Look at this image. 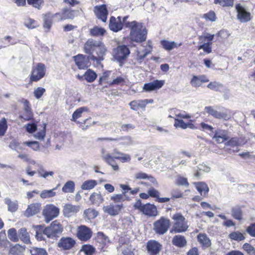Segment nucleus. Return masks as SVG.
Returning a JSON list of instances; mask_svg holds the SVG:
<instances>
[{
  "label": "nucleus",
  "mask_w": 255,
  "mask_h": 255,
  "mask_svg": "<svg viewBox=\"0 0 255 255\" xmlns=\"http://www.w3.org/2000/svg\"><path fill=\"white\" fill-rule=\"evenodd\" d=\"M83 49L85 53L88 54L91 60L98 63L104 59L107 51L104 43L101 41H97L92 38L88 39L85 43Z\"/></svg>",
  "instance_id": "obj_1"
},
{
  "label": "nucleus",
  "mask_w": 255,
  "mask_h": 255,
  "mask_svg": "<svg viewBox=\"0 0 255 255\" xmlns=\"http://www.w3.org/2000/svg\"><path fill=\"white\" fill-rule=\"evenodd\" d=\"M128 16L123 17V21L125 26L130 29L129 38L131 42L142 43L145 41L147 38V31L141 22H138L135 20L129 22L127 19Z\"/></svg>",
  "instance_id": "obj_2"
},
{
  "label": "nucleus",
  "mask_w": 255,
  "mask_h": 255,
  "mask_svg": "<svg viewBox=\"0 0 255 255\" xmlns=\"http://www.w3.org/2000/svg\"><path fill=\"white\" fill-rule=\"evenodd\" d=\"M173 220L170 232L172 234L181 233L188 230V221L180 212H177L171 217Z\"/></svg>",
  "instance_id": "obj_3"
},
{
  "label": "nucleus",
  "mask_w": 255,
  "mask_h": 255,
  "mask_svg": "<svg viewBox=\"0 0 255 255\" xmlns=\"http://www.w3.org/2000/svg\"><path fill=\"white\" fill-rule=\"evenodd\" d=\"M133 208L134 210L138 211L139 213L148 217H155L158 215L157 208L155 205L150 203L142 204L140 199L136 200Z\"/></svg>",
  "instance_id": "obj_4"
},
{
  "label": "nucleus",
  "mask_w": 255,
  "mask_h": 255,
  "mask_svg": "<svg viewBox=\"0 0 255 255\" xmlns=\"http://www.w3.org/2000/svg\"><path fill=\"white\" fill-rule=\"evenodd\" d=\"M63 231L62 225L59 221H53L43 230V234L49 239L57 240Z\"/></svg>",
  "instance_id": "obj_5"
},
{
  "label": "nucleus",
  "mask_w": 255,
  "mask_h": 255,
  "mask_svg": "<svg viewBox=\"0 0 255 255\" xmlns=\"http://www.w3.org/2000/svg\"><path fill=\"white\" fill-rule=\"evenodd\" d=\"M46 71V66L42 63H38L33 66L29 76L28 84L32 85L33 82H37L40 81L45 77Z\"/></svg>",
  "instance_id": "obj_6"
},
{
  "label": "nucleus",
  "mask_w": 255,
  "mask_h": 255,
  "mask_svg": "<svg viewBox=\"0 0 255 255\" xmlns=\"http://www.w3.org/2000/svg\"><path fill=\"white\" fill-rule=\"evenodd\" d=\"M171 225L170 219L165 216L160 217L153 224V230L158 235L165 234Z\"/></svg>",
  "instance_id": "obj_7"
},
{
  "label": "nucleus",
  "mask_w": 255,
  "mask_h": 255,
  "mask_svg": "<svg viewBox=\"0 0 255 255\" xmlns=\"http://www.w3.org/2000/svg\"><path fill=\"white\" fill-rule=\"evenodd\" d=\"M176 117L178 118L174 119V126L176 128H181L182 129H186L190 128L191 129H197L198 127H196L193 124V121L190 120L187 123H185L183 120L184 119H189L191 118V116L188 114H181L176 115Z\"/></svg>",
  "instance_id": "obj_8"
},
{
  "label": "nucleus",
  "mask_w": 255,
  "mask_h": 255,
  "mask_svg": "<svg viewBox=\"0 0 255 255\" xmlns=\"http://www.w3.org/2000/svg\"><path fill=\"white\" fill-rule=\"evenodd\" d=\"M93 234L92 229L86 225H81L77 227L75 235L79 241L87 242L91 239Z\"/></svg>",
  "instance_id": "obj_9"
},
{
  "label": "nucleus",
  "mask_w": 255,
  "mask_h": 255,
  "mask_svg": "<svg viewBox=\"0 0 255 255\" xmlns=\"http://www.w3.org/2000/svg\"><path fill=\"white\" fill-rule=\"evenodd\" d=\"M42 214L45 218V221L49 223L59 215V209L53 204H48L44 207Z\"/></svg>",
  "instance_id": "obj_10"
},
{
  "label": "nucleus",
  "mask_w": 255,
  "mask_h": 255,
  "mask_svg": "<svg viewBox=\"0 0 255 255\" xmlns=\"http://www.w3.org/2000/svg\"><path fill=\"white\" fill-rule=\"evenodd\" d=\"M129 53V48L125 45H119L113 50V56L119 62L125 60Z\"/></svg>",
  "instance_id": "obj_11"
},
{
  "label": "nucleus",
  "mask_w": 255,
  "mask_h": 255,
  "mask_svg": "<svg viewBox=\"0 0 255 255\" xmlns=\"http://www.w3.org/2000/svg\"><path fill=\"white\" fill-rule=\"evenodd\" d=\"M53 16H55V20L57 22L66 19H73L75 16V10L68 7H64L61 11L54 14Z\"/></svg>",
  "instance_id": "obj_12"
},
{
  "label": "nucleus",
  "mask_w": 255,
  "mask_h": 255,
  "mask_svg": "<svg viewBox=\"0 0 255 255\" xmlns=\"http://www.w3.org/2000/svg\"><path fill=\"white\" fill-rule=\"evenodd\" d=\"M20 102L24 105V112L22 114L19 115V119L21 120L22 122L33 120V114L29 102L24 99H22Z\"/></svg>",
  "instance_id": "obj_13"
},
{
  "label": "nucleus",
  "mask_w": 255,
  "mask_h": 255,
  "mask_svg": "<svg viewBox=\"0 0 255 255\" xmlns=\"http://www.w3.org/2000/svg\"><path fill=\"white\" fill-rule=\"evenodd\" d=\"M76 244V240L70 237H62L57 243V247L63 251L72 249Z\"/></svg>",
  "instance_id": "obj_14"
},
{
  "label": "nucleus",
  "mask_w": 255,
  "mask_h": 255,
  "mask_svg": "<svg viewBox=\"0 0 255 255\" xmlns=\"http://www.w3.org/2000/svg\"><path fill=\"white\" fill-rule=\"evenodd\" d=\"M73 59L79 69H87L90 65L89 58L85 55L78 54L77 55L74 56Z\"/></svg>",
  "instance_id": "obj_15"
},
{
  "label": "nucleus",
  "mask_w": 255,
  "mask_h": 255,
  "mask_svg": "<svg viewBox=\"0 0 255 255\" xmlns=\"http://www.w3.org/2000/svg\"><path fill=\"white\" fill-rule=\"evenodd\" d=\"M162 247L161 244L154 240L148 241L146 246L148 255H157L161 251Z\"/></svg>",
  "instance_id": "obj_16"
},
{
  "label": "nucleus",
  "mask_w": 255,
  "mask_h": 255,
  "mask_svg": "<svg viewBox=\"0 0 255 255\" xmlns=\"http://www.w3.org/2000/svg\"><path fill=\"white\" fill-rule=\"evenodd\" d=\"M125 26L124 21H122L121 16H118L116 18L112 16L110 18L109 27L111 30L113 32H117L121 31Z\"/></svg>",
  "instance_id": "obj_17"
},
{
  "label": "nucleus",
  "mask_w": 255,
  "mask_h": 255,
  "mask_svg": "<svg viewBox=\"0 0 255 255\" xmlns=\"http://www.w3.org/2000/svg\"><path fill=\"white\" fill-rule=\"evenodd\" d=\"M94 11L98 19H101L104 22H106L108 15V10L106 4H103L95 6L94 7Z\"/></svg>",
  "instance_id": "obj_18"
},
{
  "label": "nucleus",
  "mask_w": 255,
  "mask_h": 255,
  "mask_svg": "<svg viewBox=\"0 0 255 255\" xmlns=\"http://www.w3.org/2000/svg\"><path fill=\"white\" fill-rule=\"evenodd\" d=\"M123 207V203L110 204L109 205L104 206L103 209L105 213H107L110 216H115L120 214Z\"/></svg>",
  "instance_id": "obj_19"
},
{
  "label": "nucleus",
  "mask_w": 255,
  "mask_h": 255,
  "mask_svg": "<svg viewBox=\"0 0 255 255\" xmlns=\"http://www.w3.org/2000/svg\"><path fill=\"white\" fill-rule=\"evenodd\" d=\"M236 9L237 11V17L241 22H248L251 20L252 16L249 12H248L240 3L236 5Z\"/></svg>",
  "instance_id": "obj_20"
},
{
  "label": "nucleus",
  "mask_w": 255,
  "mask_h": 255,
  "mask_svg": "<svg viewBox=\"0 0 255 255\" xmlns=\"http://www.w3.org/2000/svg\"><path fill=\"white\" fill-rule=\"evenodd\" d=\"M153 102V100L152 99L133 100L129 103V105L131 110L137 111L139 108L144 109L148 104H151Z\"/></svg>",
  "instance_id": "obj_21"
},
{
  "label": "nucleus",
  "mask_w": 255,
  "mask_h": 255,
  "mask_svg": "<svg viewBox=\"0 0 255 255\" xmlns=\"http://www.w3.org/2000/svg\"><path fill=\"white\" fill-rule=\"evenodd\" d=\"M205 110L209 115L217 119H223L227 121L230 118L227 113L218 112L212 106L205 107Z\"/></svg>",
  "instance_id": "obj_22"
},
{
  "label": "nucleus",
  "mask_w": 255,
  "mask_h": 255,
  "mask_svg": "<svg viewBox=\"0 0 255 255\" xmlns=\"http://www.w3.org/2000/svg\"><path fill=\"white\" fill-rule=\"evenodd\" d=\"M209 81V79L205 75H193L191 79L190 84L193 87L197 88L201 86L203 83Z\"/></svg>",
  "instance_id": "obj_23"
},
{
  "label": "nucleus",
  "mask_w": 255,
  "mask_h": 255,
  "mask_svg": "<svg viewBox=\"0 0 255 255\" xmlns=\"http://www.w3.org/2000/svg\"><path fill=\"white\" fill-rule=\"evenodd\" d=\"M164 80H155L152 82L144 84L143 89L146 92H150L161 88L164 84Z\"/></svg>",
  "instance_id": "obj_24"
},
{
  "label": "nucleus",
  "mask_w": 255,
  "mask_h": 255,
  "mask_svg": "<svg viewBox=\"0 0 255 255\" xmlns=\"http://www.w3.org/2000/svg\"><path fill=\"white\" fill-rule=\"evenodd\" d=\"M41 204L39 203H34L28 206L25 211L24 215L28 217L38 213L41 209Z\"/></svg>",
  "instance_id": "obj_25"
},
{
  "label": "nucleus",
  "mask_w": 255,
  "mask_h": 255,
  "mask_svg": "<svg viewBox=\"0 0 255 255\" xmlns=\"http://www.w3.org/2000/svg\"><path fill=\"white\" fill-rule=\"evenodd\" d=\"M79 206L67 204L63 207V214L66 217H70L76 214L79 211Z\"/></svg>",
  "instance_id": "obj_26"
},
{
  "label": "nucleus",
  "mask_w": 255,
  "mask_h": 255,
  "mask_svg": "<svg viewBox=\"0 0 255 255\" xmlns=\"http://www.w3.org/2000/svg\"><path fill=\"white\" fill-rule=\"evenodd\" d=\"M197 238L203 249H206L211 246V241L206 234L200 233L197 235Z\"/></svg>",
  "instance_id": "obj_27"
},
{
  "label": "nucleus",
  "mask_w": 255,
  "mask_h": 255,
  "mask_svg": "<svg viewBox=\"0 0 255 255\" xmlns=\"http://www.w3.org/2000/svg\"><path fill=\"white\" fill-rule=\"evenodd\" d=\"M172 243L173 245L179 248H183L187 244V241L184 236L180 235L173 237Z\"/></svg>",
  "instance_id": "obj_28"
},
{
  "label": "nucleus",
  "mask_w": 255,
  "mask_h": 255,
  "mask_svg": "<svg viewBox=\"0 0 255 255\" xmlns=\"http://www.w3.org/2000/svg\"><path fill=\"white\" fill-rule=\"evenodd\" d=\"M89 112V109L87 107H82L76 110L72 114L71 121L74 122L77 124V122H80L77 120L81 118L84 112Z\"/></svg>",
  "instance_id": "obj_29"
},
{
  "label": "nucleus",
  "mask_w": 255,
  "mask_h": 255,
  "mask_svg": "<svg viewBox=\"0 0 255 255\" xmlns=\"http://www.w3.org/2000/svg\"><path fill=\"white\" fill-rule=\"evenodd\" d=\"M55 17L53 14L50 12H48L43 15L44 22L43 24V27L44 28L46 29L47 31H49L52 25L53 19Z\"/></svg>",
  "instance_id": "obj_30"
},
{
  "label": "nucleus",
  "mask_w": 255,
  "mask_h": 255,
  "mask_svg": "<svg viewBox=\"0 0 255 255\" xmlns=\"http://www.w3.org/2000/svg\"><path fill=\"white\" fill-rule=\"evenodd\" d=\"M160 44L162 48L167 51H170L174 48H176L182 45L181 43L177 44L174 41H169L165 39L161 40Z\"/></svg>",
  "instance_id": "obj_31"
},
{
  "label": "nucleus",
  "mask_w": 255,
  "mask_h": 255,
  "mask_svg": "<svg viewBox=\"0 0 255 255\" xmlns=\"http://www.w3.org/2000/svg\"><path fill=\"white\" fill-rule=\"evenodd\" d=\"M96 124V122L93 121L91 117H89L83 122H77L78 127L83 130L88 129L91 127Z\"/></svg>",
  "instance_id": "obj_32"
},
{
  "label": "nucleus",
  "mask_w": 255,
  "mask_h": 255,
  "mask_svg": "<svg viewBox=\"0 0 255 255\" xmlns=\"http://www.w3.org/2000/svg\"><path fill=\"white\" fill-rule=\"evenodd\" d=\"M89 200L92 204L99 206L104 201V198L100 193L93 192L90 196Z\"/></svg>",
  "instance_id": "obj_33"
},
{
  "label": "nucleus",
  "mask_w": 255,
  "mask_h": 255,
  "mask_svg": "<svg viewBox=\"0 0 255 255\" xmlns=\"http://www.w3.org/2000/svg\"><path fill=\"white\" fill-rule=\"evenodd\" d=\"M25 247L19 244H15L10 248L9 255H23Z\"/></svg>",
  "instance_id": "obj_34"
},
{
  "label": "nucleus",
  "mask_w": 255,
  "mask_h": 255,
  "mask_svg": "<svg viewBox=\"0 0 255 255\" xmlns=\"http://www.w3.org/2000/svg\"><path fill=\"white\" fill-rule=\"evenodd\" d=\"M114 153L117 155L114 156L116 159L120 160L122 162H129L131 160L130 155L119 151L117 149L114 150Z\"/></svg>",
  "instance_id": "obj_35"
},
{
  "label": "nucleus",
  "mask_w": 255,
  "mask_h": 255,
  "mask_svg": "<svg viewBox=\"0 0 255 255\" xmlns=\"http://www.w3.org/2000/svg\"><path fill=\"white\" fill-rule=\"evenodd\" d=\"M18 237L25 244H27L30 242L29 235L25 228H22L18 230Z\"/></svg>",
  "instance_id": "obj_36"
},
{
  "label": "nucleus",
  "mask_w": 255,
  "mask_h": 255,
  "mask_svg": "<svg viewBox=\"0 0 255 255\" xmlns=\"http://www.w3.org/2000/svg\"><path fill=\"white\" fill-rule=\"evenodd\" d=\"M103 159L106 163L112 167L114 170L117 171L119 169V166L115 161L116 159L112 156L111 154H106L103 156Z\"/></svg>",
  "instance_id": "obj_37"
},
{
  "label": "nucleus",
  "mask_w": 255,
  "mask_h": 255,
  "mask_svg": "<svg viewBox=\"0 0 255 255\" xmlns=\"http://www.w3.org/2000/svg\"><path fill=\"white\" fill-rule=\"evenodd\" d=\"M106 33V30L105 28L98 26H95L90 29V34L93 36H103Z\"/></svg>",
  "instance_id": "obj_38"
},
{
  "label": "nucleus",
  "mask_w": 255,
  "mask_h": 255,
  "mask_svg": "<svg viewBox=\"0 0 255 255\" xmlns=\"http://www.w3.org/2000/svg\"><path fill=\"white\" fill-rule=\"evenodd\" d=\"M195 185L197 191L201 195L206 196L209 192V188L207 185L204 182L195 183Z\"/></svg>",
  "instance_id": "obj_39"
},
{
  "label": "nucleus",
  "mask_w": 255,
  "mask_h": 255,
  "mask_svg": "<svg viewBox=\"0 0 255 255\" xmlns=\"http://www.w3.org/2000/svg\"><path fill=\"white\" fill-rule=\"evenodd\" d=\"M235 0H214V4L223 8H231L234 6Z\"/></svg>",
  "instance_id": "obj_40"
},
{
  "label": "nucleus",
  "mask_w": 255,
  "mask_h": 255,
  "mask_svg": "<svg viewBox=\"0 0 255 255\" xmlns=\"http://www.w3.org/2000/svg\"><path fill=\"white\" fill-rule=\"evenodd\" d=\"M84 80L89 83L93 82L97 77L96 73L91 69H88L84 74Z\"/></svg>",
  "instance_id": "obj_41"
},
{
  "label": "nucleus",
  "mask_w": 255,
  "mask_h": 255,
  "mask_svg": "<svg viewBox=\"0 0 255 255\" xmlns=\"http://www.w3.org/2000/svg\"><path fill=\"white\" fill-rule=\"evenodd\" d=\"M97 184L98 182L95 180H87L83 183L81 188L83 190H89L93 189Z\"/></svg>",
  "instance_id": "obj_42"
},
{
  "label": "nucleus",
  "mask_w": 255,
  "mask_h": 255,
  "mask_svg": "<svg viewBox=\"0 0 255 255\" xmlns=\"http://www.w3.org/2000/svg\"><path fill=\"white\" fill-rule=\"evenodd\" d=\"M232 217L238 220H242L243 219V212L241 207L238 206L232 208Z\"/></svg>",
  "instance_id": "obj_43"
},
{
  "label": "nucleus",
  "mask_w": 255,
  "mask_h": 255,
  "mask_svg": "<svg viewBox=\"0 0 255 255\" xmlns=\"http://www.w3.org/2000/svg\"><path fill=\"white\" fill-rule=\"evenodd\" d=\"M98 215V211L93 208H88L84 212V218L88 220L95 219Z\"/></svg>",
  "instance_id": "obj_44"
},
{
  "label": "nucleus",
  "mask_w": 255,
  "mask_h": 255,
  "mask_svg": "<svg viewBox=\"0 0 255 255\" xmlns=\"http://www.w3.org/2000/svg\"><path fill=\"white\" fill-rule=\"evenodd\" d=\"M75 188V183L73 181H68L62 187V190L63 192L66 193H73Z\"/></svg>",
  "instance_id": "obj_45"
},
{
  "label": "nucleus",
  "mask_w": 255,
  "mask_h": 255,
  "mask_svg": "<svg viewBox=\"0 0 255 255\" xmlns=\"http://www.w3.org/2000/svg\"><path fill=\"white\" fill-rule=\"evenodd\" d=\"M96 239L98 243L102 245L103 247H105L109 242L108 237L102 232L97 233Z\"/></svg>",
  "instance_id": "obj_46"
},
{
  "label": "nucleus",
  "mask_w": 255,
  "mask_h": 255,
  "mask_svg": "<svg viewBox=\"0 0 255 255\" xmlns=\"http://www.w3.org/2000/svg\"><path fill=\"white\" fill-rule=\"evenodd\" d=\"M111 71L109 70L105 71L103 72L102 75L100 77L98 84L102 85L103 84H108L109 85V79L111 74Z\"/></svg>",
  "instance_id": "obj_47"
},
{
  "label": "nucleus",
  "mask_w": 255,
  "mask_h": 255,
  "mask_svg": "<svg viewBox=\"0 0 255 255\" xmlns=\"http://www.w3.org/2000/svg\"><path fill=\"white\" fill-rule=\"evenodd\" d=\"M57 187H55L51 190H44L42 191L40 195V197L42 199H45L54 197L56 195L55 191Z\"/></svg>",
  "instance_id": "obj_48"
},
{
  "label": "nucleus",
  "mask_w": 255,
  "mask_h": 255,
  "mask_svg": "<svg viewBox=\"0 0 255 255\" xmlns=\"http://www.w3.org/2000/svg\"><path fill=\"white\" fill-rule=\"evenodd\" d=\"M10 243L7 239L5 231L0 233V248H7L10 246Z\"/></svg>",
  "instance_id": "obj_49"
},
{
  "label": "nucleus",
  "mask_w": 255,
  "mask_h": 255,
  "mask_svg": "<svg viewBox=\"0 0 255 255\" xmlns=\"http://www.w3.org/2000/svg\"><path fill=\"white\" fill-rule=\"evenodd\" d=\"M81 251L83 252L86 255H93L96 252V249L92 245L86 244L82 246Z\"/></svg>",
  "instance_id": "obj_50"
},
{
  "label": "nucleus",
  "mask_w": 255,
  "mask_h": 255,
  "mask_svg": "<svg viewBox=\"0 0 255 255\" xmlns=\"http://www.w3.org/2000/svg\"><path fill=\"white\" fill-rule=\"evenodd\" d=\"M229 238L234 241H241L245 240V237L244 235L239 231H234L231 232L229 235Z\"/></svg>",
  "instance_id": "obj_51"
},
{
  "label": "nucleus",
  "mask_w": 255,
  "mask_h": 255,
  "mask_svg": "<svg viewBox=\"0 0 255 255\" xmlns=\"http://www.w3.org/2000/svg\"><path fill=\"white\" fill-rule=\"evenodd\" d=\"M9 239L13 242H17L19 241L18 235L15 228H11L7 231Z\"/></svg>",
  "instance_id": "obj_52"
},
{
  "label": "nucleus",
  "mask_w": 255,
  "mask_h": 255,
  "mask_svg": "<svg viewBox=\"0 0 255 255\" xmlns=\"http://www.w3.org/2000/svg\"><path fill=\"white\" fill-rule=\"evenodd\" d=\"M207 87L212 90L221 92L222 89L223 88V85L219 82L214 81L210 82L208 84Z\"/></svg>",
  "instance_id": "obj_53"
},
{
  "label": "nucleus",
  "mask_w": 255,
  "mask_h": 255,
  "mask_svg": "<svg viewBox=\"0 0 255 255\" xmlns=\"http://www.w3.org/2000/svg\"><path fill=\"white\" fill-rule=\"evenodd\" d=\"M150 48L149 50L144 49L142 52L137 51L136 55V60L137 61H141L144 58H145L149 53H151L152 47L151 45H149Z\"/></svg>",
  "instance_id": "obj_54"
},
{
  "label": "nucleus",
  "mask_w": 255,
  "mask_h": 255,
  "mask_svg": "<svg viewBox=\"0 0 255 255\" xmlns=\"http://www.w3.org/2000/svg\"><path fill=\"white\" fill-rule=\"evenodd\" d=\"M109 141L121 140V144L123 145H130L131 144L132 140L130 137L128 136H122L119 139L117 138H108Z\"/></svg>",
  "instance_id": "obj_55"
},
{
  "label": "nucleus",
  "mask_w": 255,
  "mask_h": 255,
  "mask_svg": "<svg viewBox=\"0 0 255 255\" xmlns=\"http://www.w3.org/2000/svg\"><path fill=\"white\" fill-rule=\"evenodd\" d=\"M213 138L215 139L217 143H222L225 141H227L229 139V137L226 134H219V133L216 132L215 133Z\"/></svg>",
  "instance_id": "obj_56"
},
{
  "label": "nucleus",
  "mask_w": 255,
  "mask_h": 255,
  "mask_svg": "<svg viewBox=\"0 0 255 255\" xmlns=\"http://www.w3.org/2000/svg\"><path fill=\"white\" fill-rule=\"evenodd\" d=\"M24 25L29 29H33L38 27L39 24L34 19L28 18L24 21Z\"/></svg>",
  "instance_id": "obj_57"
},
{
  "label": "nucleus",
  "mask_w": 255,
  "mask_h": 255,
  "mask_svg": "<svg viewBox=\"0 0 255 255\" xmlns=\"http://www.w3.org/2000/svg\"><path fill=\"white\" fill-rule=\"evenodd\" d=\"M7 123L5 118H2L0 120V136H3L7 129Z\"/></svg>",
  "instance_id": "obj_58"
},
{
  "label": "nucleus",
  "mask_w": 255,
  "mask_h": 255,
  "mask_svg": "<svg viewBox=\"0 0 255 255\" xmlns=\"http://www.w3.org/2000/svg\"><path fill=\"white\" fill-rule=\"evenodd\" d=\"M31 255H48L46 251L43 248L36 247L33 248L30 250Z\"/></svg>",
  "instance_id": "obj_59"
},
{
  "label": "nucleus",
  "mask_w": 255,
  "mask_h": 255,
  "mask_svg": "<svg viewBox=\"0 0 255 255\" xmlns=\"http://www.w3.org/2000/svg\"><path fill=\"white\" fill-rule=\"evenodd\" d=\"M27 3L33 7L40 9L44 3L43 0H27Z\"/></svg>",
  "instance_id": "obj_60"
},
{
  "label": "nucleus",
  "mask_w": 255,
  "mask_h": 255,
  "mask_svg": "<svg viewBox=\"0 0 255 255\" xmlns=\"http://www.w3.org/2000/svg\"><path fill=\"white\" fill-rule=\"evenodd\" d=\"M225 147L230 146L234 147L238 146L239 145V140L237 137H233L230 138L227 142L225 144Z\"/></svg>",
  "instance_id": "obj_61"
},
{
  "label": "nucleus",
  "mask_w": 255,
  "mask_h": 255,
  "mask_svg": "<svg viewBox=\"0 0 255 255\" xmlns=\"http://www.w3.org/2000/svg\"><path fill=\"white\" fill-rule=\"evenodd\" d=\"M126 83L125 78L121 76L117 77L109 84V86L113 85H124Z\"/></svg>",
  "instance_id": "obj_62"
},
{
  "label": "nucleus",
  "mask_w": 255,
  "mask_h": 255,
  "mask_svg": "<svg viewBox=\"0 0 255 255\" xmlns=\"http://www.w3.org/2000/svg\"><path fill=\"white\" fill-rule=\"evenodd\" d=\"M175 184L178 186H185L186 187H188L189 185L187 179L181 176L177 177Z\"/></svg>",
  "instance_id": "obj_63"
},
{
  "label": "nucleus",
  "mask_w": 255,
  "mask_h": 255,
  "mask_svg": "<svg viewBox=\"0 0 255 255\" xmlns=\"http://www.w3.org/2000/svg\"><path fill=\"white\" fill-rule=\"evenodd\" d=\"M111 200L115 203H122L126 200L125 196L122 194H115L111 197Z\"/></svg>",
  "instance_id": "obj_64"
}]
</instances>
